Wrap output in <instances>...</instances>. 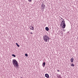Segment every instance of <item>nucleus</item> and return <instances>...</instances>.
Instances as JSON below:
<instances>
[{"instance_id":"nucleus-1","label":"nucleus","mask_w":78,"mask_h":78,"mask_svg":"<svg viewBox=\"0 0 78 78\" xmlns=\"http://www.w3.org/2000/svg\"><path fill=\"white\" fill-rule=\"evenodd\" d=\"M43 39L44 42H49V40H50L49 37L46 34L43 35Z\"/></svg>"},{"instance_id":"nucleus-2","label":"nucleus","mask_w":78,"mask_h":78,"mask_svg":"<svg viewBox=\"0 0 78 78\" xmlns=\"http://www.w3.org/2000/svg\"><path fill=\"white\" fill-rule=\"evenodd\" d=\"M12 64L14 65V67H16V66L17 67L19 66V64H18V62L15 59H13L12 61Z\"/></svg>"},{"instance_id":"nucleus-3","label":"nucleus","mask_w":78,"mask_h":78,"mask_svg":"<svg viewBox=\"0 0 78 78\" xmlns=\"http://www.w3.org/2000/svg\"><path fill=\"white\" fill-rule=\"evenodd\" d=\"M66 24L65 23V21H64V19H63V20L62 21V22L61 23V25H64Z\"/></svg>"},{"instance_id":"nucleus-4","label":"nucleus","mask_w":78,"mask_h":78,"mask_svg":"<svg viewBox=\"0 0 78 78\" xmlns=\"http://www.w3.org/2000/svg\"><path fill=\"white\" fill-rule=\"evenodd\" d=\"M30 30H34V27H33L32 26H30L29 27Z\"/></svg>"},{"instance_id":"nucleus-5","label":"nucleus","mask_w":78,"mask_h":78,"mask_svg":"<svg viewBox=\"0 0 78 78\" xmlns=\"http://www.w3.org/2000/svg\"><path fill=\"white\" fill-rule=\"evenodd\" d=\"M61 26L63 28H66V24H61Z\"/></svg>"},{"instance_id":"nucleus-6","label":"nucleus","mask_w":78,"mask_h":78,"mask_svg":"<svg viewBox=\"0 0 78 78\" xmlns=\"http://www.w3.org/2000/svg\"><path fill=\"white\" fill-rule=\"evenodd\" d=\"M41 6H42V9H44V8H45V5H44V4H43H43H42Z\"/></svg>"},{"instance_id":"nucleus-7","label":"nucleus","mask_w":78,"mask_h":78,"mask_svg":"<svg viewBox=\"0 0 78 78\" xmlns=\"http://www.w3.org/2000/svg\"><path fill=\"white\" fill-rule=\"evenodd\" d=\"M45 76L46 78H48L49 77V75H48V74H45Z\"/></svg>"},{"instance_id":"nucleus-8","label":"nucleus","mask_w":78,"mask_h":78,"mask_svg":"<svg viewBox=\"0 0 78 78\" xmlns=\"http://www.w3.org/2000/svg\"><path fill=\"white\" fill-rule=\"evenodd\" d=\"M70 60L71 62H73V60H74V58H73L72 57V58H71Z\"/></svg>"},{"instance_id":"nucleus-9","label":"nucleus","mask_w":78,"mask_h":78,"mask_svg":"<svg viewBox=\"0 0 78 78\" xmlns=\"http://www.w3.org/2000/svg\"><path fill=\"white\" fill-rule=\"evenodd\" d=\"M45 30L46 31H49V28L48 27H45Z\"/></svg>"},{"instance_id":"nucleus-10","label":"nucleus","mask_w":78,"mask_h":78,"mask_svg":"<svg viewBox=\"0 0 78 78\" xmlns=\"http://www.w3.org/2000/svg\"><path fill=\"white\" fill-rule=\"evenodd\" d=\"M45 62L43 63V67H45Z\"/></svg>"},{"instance_id":"nucleus-11","label":"nucleus","mask_w":78,"mask_h":78,"mask_svg":"<svg viewBox=\"0 0 78 78\" xmlns=\"http://www.w3.org/2000/svg\"><path fill=\"white\" fill-rule=\"evenodd\" d=\"M16 45L17 46V47H20V45H19L17 43H16Z\"/></svg>"},{"instance_id":"nucleus-12","label":"nucleus","mask_w":78,"mask_h":78,"mask_svg":"<svg viewBox=\"0 0 78 78\" xmlns=\"http://www.w3.org/2000/svg\"><path fill=\"white\" fill-rule=\"evenodd\" d=\"M61 75H58V76H57V77L58 78H61Z\"/></svg>"},{"instance_id":"nucleus-13","label":"nucleus","mask_w":78,"mask_h":78,"mask_svg":"<svg viewBox=\"0 0 78 78\" xmlns=\"http://www.w3.org/2000/svg\"><path fill=\"white\" fill-rule=\"evenodd\" d=\"M71 66H73V67H74V66H75V65H74V64H73L72 63V64H71Z\"/></svg>"},{"instance_id":"nucleus-14","label":"nucleus","mask_w":78,"mask_h":78,"mask_svg":"<svg viewBox=\"0 0 78 78\" xmlns=\"http://www.w3.org/2000/svg\"><path fill=\"white\" fill-rule=\"evenodd\" d=\"M25 56H26L27 57H28V54H25Z\"/></svg>"},{"instance_id":"nucleus-15","label":"nucleus","mask_w":78,"mask_h":78,"mask_svg":"<svg viewBox=\"0 0 78 78\" xmlns=\"http://www.w3.org/2000/svg\"><path fill=\"white\" fill-rule=\"evenodd\" d=\"M12 56H13L14 58L16 57V55H15L14 54H12Z\"/></svg>"},{"instance_id":"nucleus-16","label":"nucleus","mask_w":78,"mask_h":78,"mask_svg":"<svg viewBox=\"0 0 78 78\" xmlns=\"http://www.w3.org/2000/svg\"><path fill=\"white\" fill-rule=\"evenodd\" d=\"M29 2H31V0H28Z\"/></svg>"},{"instance_id":"nucleus-17","label":"nucleus","mask_w":78,"mask_h":78,"mask_svg":"<svg viewBox=\"0 0 78 78\" xmlns=\"http://www.w3.org/2000/svg\"><path fill=\"white\" fill-rule=\"evenodd\" d=\"M57 71H58V72H60V71H59V70H57Z\"/></svg>"},{"instance_id":"nucleus-18","label":"nucleus","mask_w":78,"mask_h":78,"mask_svg":"<svg viewBox=\"0 0 78 78\" xmlns=\"http://www.w3.org/2000/svg\"><path fill=\"white\" fill-rule=\"evenodd\" d=\"M61 19H62V20H63V19H62V18H61Z\"/></svg>"},{"instance_id":"nucleus-19","label":"nucleus","mask_w":78,"mask_h":78,"mask_svg":"<svg viewBox=\"0 0 78 78\" xmlns=\"http://www.w3.org/2000/svg\"><path fill=\"white\" fill-rule=\"evenodd\" d=\"M30 33V34H33V33L32 32H31Z\"/></svg>"},{"instance_id":"nucleus-20","label":"nucleus","mask_w":78,"mask_h":78,"mask_svg":"<svg viewBox=\"0 0 78 78\" xmlns=\"http://www.w3.org/2000/svg\"><path fill=\"white\" fill-rule=\"evenodd\" d=\"M63 31H65V30H64V29H63Z\"/></svg>"},{"instance_id":"nucleus-21","label":"nucleus","mask_w":78,"mask_h":78,"mask_svg":"<svg viewBox=\"0 0 78 78\" xmlns=\"http://www.w3.org/2000/svg\"><path fill=\"white\" fill-rule=\"evenodd\" d=\"M21 78H23V77H21Z\"/></svg>"}]
</instances>
